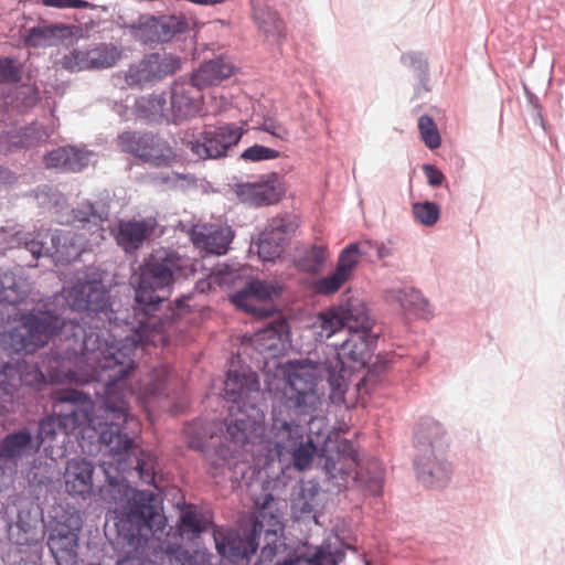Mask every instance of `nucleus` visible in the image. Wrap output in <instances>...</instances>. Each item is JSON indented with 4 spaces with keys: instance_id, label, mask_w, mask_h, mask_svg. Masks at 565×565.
Segmentation results:
<instances>
[{
    "instance_id": "54",
    "label": "nucleus",
    "mask_w": 565,
    "mask_h": 565,
    "mask_svg": "<svg viewBox=\"0 0 565 565\" xmlns=\"http://www.w3.org/2000/svg\"><path fill=\"white\" fill-rule=\"evenodd\" d=\"M179 77H182L186 88H195L199 92L214 85L203 62H201L196 68H193L189 75H180Z\"/></svg>"
},
{
    "instance_id": "64",
    "label": "nucleus",
    "mask_w": 565,
    "mask_h": 565,
    "mask_svg": "<svg viewBox=\"0 0 565 565\" xmlns=\"http://www.w3.org/2000/svg\"><path fill=\"white\" fill-rule=\"evenodd\" d=\"M216 282L212 277V274H207L205 277L200 278L194 284V292L200 295H207L215 290Z\"/></svg>"
},
{
    "instance_id": "40",
    "label": "nucleus",
    "mask_w": 565,
    "mask_h": 565,
    "mask_svg": "<svg viewBox=\"0 0 565 565\" xmlns=\"http://www.w3.org/2000/svg\"><path fill=\"white\" fill-rule=\"evenodd\" d=\"M211 238L209 239L206 259L210 256H223L227 254L232 242L235 238V231L226 225H215L211 228Z\"/></svg>"
},
{
    "instance_id": "35",
    "label": "nucleus",
    "mask_w": 565,
    "mask_h": 565,
    "mask_svg": "<svg viewBox=\"0 0 565 565\" xmlns=\"http://www.w3.org/2000/svg\"><path fill=\"white\" fill-rule=\"evenodd\" d=\"M167 89L161 93L147 94L137 97L132 105L136 119L148 122L166 124Z\"/></svg>"
},
{
    "instance_id": "38",
    "label": "nucleus",
    "mask_w": 565,
    "mask_h": 565,
    "mask_svg": "<svg viewBox=\"0 0 565 565\" xmlns=\"http://www.w3.org/2000/svg\"><path fill=\"white\" fill-rule=\"evenodd\" d=\"M139 231L135 218L127 221L119 220L117 224L110 228L117 245L127 254L137 252L143 245L145 239Z\"/></svg>"
},
{
    "instance_id": "14",
    "label": "nucleus",
    "mask_w": 565,
    "mask_h": 565,
    "mask_svg": "<svg viewBox=\"0 0 565 565\" xmlns=\"http://www.w3.org/2000/svg\"><path fill=\"white\" fill-rule=\"evenodd\" d=\"M188 30L189 22L182 13H140L129 25L130 36L149 49L169 43Z\"/></svg>"
},
{
    "instance_id": "42",
    "label": "nucleus",
    "mask_w": 565,
    "mask_h": 565,
    "mask_svg": "<svg viewBox=\"0 0 565 565\" xmlns=\"http://www.w3.org/2000/svg\"><path fill=\"white\" fill-rule=\"evenodd\" d=\"M347 267L337 266L334 270L315 281V290L318 295L329 297L340 290L350 276L347 275Z\"/></svg>"
},
{
    "instance_id": "29",
    "label": "nucleus",
    "mask_w": 565,
    "mask_h": 565,
    "mask_svg": "<svg viewBox=\"0 0 565 565\" xmlns=\"http://www.w3.org/2000/svg\"><path fill=\"white\" fill-rule=\"evenodd\" d=\"M213 514L199 510L195 505L181 511L177 522V529L182 540L193 546H199L202 540V533L207 529H215Z\"/></svg>"
},
{
    "instance_id": "47",
    "label": "nucleus",
    "mask_w": 565,
    "mask_h": 565,
    "mask_svg": "<svg viewBox=\"0 0 565 565\" xmlns=\"http://www.w3.org/2000/svg\"><path fill=\"white\" fill-rule=\"evenodd\" d=\"M23 65L12 55H0V85H17L22 82Z\"/></svg>"
},
{
    "instance_id": "56",
    "label": "nucleus",
    "mask_w": 565,
    "mask_h": 565,
    "mask_svg": "<svg viewBox=\"0 0 565 565\" xmlns=\"http://www.w3.org/2000/svg\"><path fill=\"white\" fill-rule=\"evenodd\" d=\"M161 181L169 184L171 188H180L185 191L190 188L196 186V178L191 173H181L172 171L171 174H162Z\"/></svg>"
},
{
    "instance_id": "3",
    "label": "nucleus",
    "mask_w": 565,
    "mask_h": 565,
    "mask_svg": "<svg viewBox=\"0 0 565 565\" xmlns=\"http://www.w3.org/2000/svg\"><path fill=\"white\" fill-rule=\"evenodd\" d=\"M374 319L363 300L345 297L339 303L320 310L312 323L316 342L323 343L347 329L349 335L340 343L328 344L333 349L332 359L312 361L292 359L285 365L276 364L281 376L266 380L268 391L280 393L282 404L296 415H308L321 405L318 384L326 379L332 404L345 403L352 377L374 355L380 334L373 332Z\"/></svg>"
},
{
    "instance_id": "18",
    "label": "nucleus",
    "mask_w": 565,
    "mask_h": 565,
    "mask_svg": "<svg viewBox=\"0 0 565 565\" xmlns=\"http://www.w3.org/2000/svg\"><path fill=\"white\" fill-rule=\"evenodd\" d=\"M122 57V49L114 43L99 42L87 51L73 49L62 58V66L70 73L102 71L114 67Z\"/></svg>"
},
{
    "instance_id": "22",
    "label": "nucleus",
    "mask_w": 565,
    "mask_h": 565,
    "mask_svg": "<svg viewBox=\"0 0 565 565\" xmlns=\"http://www.w3.org/2000/svg\"><path fill=\"white\" fill-rule=\"evenodd\" d=\"M96 243L97 239L86 232L62 228L52 236L50 257L57 266H68L78 260L84 252L92 250Z\"/></svg>"
},
{
    "instance_id": "36",
    "label": "nucleus",
    "mask_w": 565,
    "mask_h": 565,
    "mask_svg": "<svg viewBox=\"0 0 565 565\" xmlns=\"http://www.w3.org/2000/svg\"><path fill=\"white\" fill-rule=\"evenodd\" d=\"M195 547L190 551L181 543L166 542L162 553L169 565H207L212 554L205 547Z\"/></svg>"
},
{
    "instance_id": "7",
    "label": "nucleus",
    "mask_w": 565,
    "mask_h": 565,
    "mask_svg": "<svg viewBox=\"0 0 565 565\" xmlns=\"http://www.w3.org/2000/svg\"><path fill=\"white\" fill-rule=\"evenodd\" d=\"M414 446L417 481L430 490L447 488L454 470L448 459L450 438L443 424L430 416L420 417L414 431Z\"/></svg>"
},
{
    "instance_id": "61",
    "label": "nucleus",
    "mask_w": 565,
    "mask_h": 565,
    "mask_svg": "<svg viewBox=\"0 0 565 565\" xmlns=\"http://www.w3.org/2000/svg\"><path fill=\"white\" fill-rule=\"evenodd\" d=\"M19 180L18 174L10 168L0 164V191L12 188Z\"/></svg>"
},
{
    "instance_id": "20",
    "label": "nucleus",
    "mask_w": 565,
    "mask_h": 565,
    "mask_svg": "<svg viewBox=\"0 0 565 565\" xmlns=\"http://www.w3.org/2000/svg\"><path fill=\"white\" fill-rule=\"evenodd\" d=\"M312 455L317 457L322 469L334 470V466L341 461L359 463L360 454L352 440L342 438L337 429L329 430L326 435L318 437L312 444Z\"/></svg>"
},
{
    "instance_id": "1",
    "label": "nucleus",
    "mask_w": 565,
    "mask_h": 565,
    "mask_svg": "<svg viewBox=\"0 0 565 565\" xmlns=\"http://www.w3.org/2000/svg\"><path fill=\"white\" fill-rule=\"evenodd\" d=\"M118 275L102 265H87L68 285L53 294L58 300L57 343L76 372L79 386H92L100 409L129 417L124 394L143 343V321L111 291Z\"/></svg>"
},
{
    "instance_id": "57",
    "label": "nucleus",
    "mask_w": 565,
    "mask_h": 565,
    "mask_svg": "<svg viewBox=\"0 0 565 565\" xmlns=\"http://www.w3.org/2000/svg\"><path fill=\"white\" fill-rule=\"evenodd\" d=\"M422 170L426 177L427 184L430 188L448 186L447 178L445 173L433 163H423Z\"/></svg>"
},
{
    "instance_id": "13",
    "label": "nucleus",
    "mask_w": 565,
    "mask_h": 565,
    "mask_svg": "<svg viewBox=\"0 0 565 565\" xmlns=\"http://www.w3.org/2000/svg\"><path fill=\"white\" fill-rule=\"evenodd\" d=\"M118 146L122 152L153 168H170L180 161L178 150L158 132L122 131L118 135Z\"/></svg>"
},
{
    "instance_id": "31",
    "label": "nucleus",
    "mask_w": 565,
    "mask_h": 565,
    "mask_svg": "<svg viewBox=\"0 0 565 565\" xmlns=\"http://www.w3.org/2000/svg\"><path fill=\"white\" fill-rule=\"evenodd\" d=\"M39 440L32 427L23 426L6 435L1 441L6 446L7 455L19 462L23 458L34 456L40 451L42 445Z\"/></svg>"
},
{
    "instance_id": "55",
    "label": "nucleus",
    "mask_w": 565,
    "mask_h": 565,
    "mask_svg": "<svg viewBox=\"0 0 565 565\" xmlns=\"http://www.w3.org/2000/svg\"><path fill=\"white\" fill-rule=\"evenodd\" d=\"M297 225L286 218H273L264 228L270 232L275 237H280L281 243L286 246L289 245L291 241V235L296 231Z\"/></svg>"
},
{
    "instance_id": "49",
    "label": "nucleus",
    "mask_w": 565,
    "mask_h": 565,
    "mask_svg": "<svg viewBox=\"0 0 565 565\" xmlns=\"http://www.w3.org/2000/svg\"><path fill=\"white\" fill-rule=\"evenodd\" d=\"M60 228H41L36 232L30 242V250L36 257H50L53 248L51 247L52 236L58 232Z\"/></svg>"
},
{
    "instance_id": "16",
    "label": "nucleus",
    "mask_w": 565,
    "mask_h": 565,
    "mask_svg": "<svg viewBox=\"0 0 565 565\" xmlns=\"http://www.w3.org/2000/svg\"><path fill=\"white\" fill-rule=\"evenodd\" d=\"M85 36L83 25L41 20L36 25L25 30L22 42L28 49H47L76 44Z\"/></svg>"
},
{
    "instance_id": "9",
    "label": "nucleus",
    "mask_w": 565,
    "mask_h": 565,
    "mask_svg": "<svg viewBox=\"0 0 565 565\" xmlns=\"http://www.w3.org/2000/svg\"><path fill=\"white\" fill-rule=\"evenodd\" d=\"M227 365L221 396L230 403L227 425L228 433L234 437L236 429L233 426L236 419L243 417L241 414L255 415L252 407H266L267 402L263 396L267 392L262 391L258 373L239 356L236 360L233 356L228 358Z\"/></svg>"
},
{
    "instance_id": "5",
    "label": "nucleus",
    "mask_w": 565,
    "mask_h": 565,
    "mask_svg": "<svg viewBox=\"0 0 565 565\" xmlns=\"http://www.w3.org/2000/svg\"><path fill=\"white\" fill-rule=\"evenodd\" d=\"M250 409L255 415L241 414L243 417L236 419L233 426L236 429L233 439L239 441L242 447L257 448L255 470H265L277 459L301 447L303 431L296 419L280 417L273 408L271 424L268 426L266 423L268 405Z\"/></svg>"
},
{
    "instance_id": "60",
    "label": "nucleus",
    "mask_w": 565,
    "mask_h": 565,
    "mask_svg": "<svg viewBox=\"0 0 565 565\" xmlns=\"http://www.w3.org/2000/svg\"><path fill=\"white\" fill-rule=\"evenodd\" d=\"M278 545L276 541L267 542L262 548L260 553L257 556L256 561L253 565H264L265 563H270L278 554Z\"/></svg>"
},
{
    "instance_id": "24",
    "label": "nucleus",
    "mask_w": 565,
    "mask_h": 565,
    "mask_svg": "<svg viewBox=\"0 0 565 565\" xmlns=\"http://www.w3.org/2000/svg\"><path fill=\"white\" fill-rule=\"evenodd\" d=\"M96 465L86 457H74L66 462L63 473L65 492L77 499H89L95 493L94 473Z\"/></svg>"
},
{
    "instance_id": "4",
    "label": "nucleus",
    "mask_w": 565,
    "mask_h": 565,
    "mask_svg": "<svg viewBox=\"0 0 565 565\" xmlns=\"http://www.w3.org/2000/svg\"><path fill=\"white\" fill-rule=\"evenodd\" d=\"M207 269L198 258L180 254L171 247H160L145 256L131 274L128 285L119 281L116 287L134 291L132 302L127 296L125 303L135 315L152 317L162 308L175 286Z\"/></svg>"
},
{
    "instance_id": "25",
    "label": "nucleus",
    "mask_w": 565,
    "mask_h": 565,
    "mask_svg": "<svg viewBox=\"0 0 565 565\" xmlns=\"http://www.w3.org/2000/svg\"><path fill=\"white\" fill-rule=\"evenodd\" d=\"M34 282L22 267L13 269L0 268V306L14 307L36 301L31 298Z\"/></svg>"
},
{
    "instance_id": "39",
    "label": "nucleus",
    "mask_w": 565,
    "mask_h": 565,
    "mask_svg": "<svg viewBox=\"0 0 565 565\" xmlns=\"http://www.w3.org/2000/svg\"><path fill=\"white\" fill-rule=\"evenodd\" d=\"M327 258L328 247L312 244L305 249L302 255L294 259V266L298 271L309 274L324 268Z\"/></svg>"
},
{
    "instance_id": "2",
    "label": "nucleus",
    "mask_w": 565,
    "mask_h": 565,
    "mask_svg": "<svg viewBox=\"0 0 565 565\" xmlns=\"http://www.w3.org/2000/svg\"><path fill=\"white\" fill-rule=\"evenodd\" d=\"M36 428L35 436L43 446L61 433L74 436L84 452L103 448L110 460H103L105 476L100 498L113 504L107 520L115 522L118 539L126 544L140 542L141 532L162 526L163 492L132 486L126 473L135 471L141 483L154 482L158 455L137 443L127 431L128 416L100 409V401L90 392L77 387H54Z\"/></svg>"
},
{
    "instance_id": "30",
    "label": "nucleus",
    "mask_w": 565,
    "mask_h": 565,
    "mask_svg": "<svg viewBox=\"0 0 565 565\" xmlns=\"http://www.w3.org/2000/svg\"><path fill=\"white\" fill-rule=\"evenodd\" d=\"M393 363L394 356L391 352H374V355L367 361L365 366L359 371H364V373L355 384L356 391L371 395L384 382Z\"/></svg>"
},
{
    "instance_id": "51",
    "label": "nucleus",
    "mask_w": 565,
    "mask_h": 565,
    "mask_svg": "<svg viewBox=\"0 0 565 565\" xmlns=\"http://www.w3.org/2000/svg\"><path fill=\"white\" fill-rule=\"evenodd\" d=\"M215 227V224L211 223H204L202 225L200 224H192L189 227V238L192 242L193 246L199 248L202 255V260H200L202 264L206 259V252H207V245L209 239L211 238V228Z\"/></svg>"
},
{
    "instance_id": "50",
    "label": "nucleus",
    "mask_w": 565,
    "mask_h": 565,
    "mask_svg": "<svg viewBox=\"0 0 565 565\" xmlns=\"http://www.w3.org/2000/svg\"><path fill=\"white\" fill-rule=\"evenodd\" d=\"M279 157L280 151L260 143H254L247 147L239 154V159L245 162L269 161L275 160Z\"/></svg>"
},
{
    "instance_id": "43",
    "label": "nucleus",
    "mask_w": 565,
    "mask_h": 565,
    "mask_svg": "<svg viewBox=\"0 0 565 565\" xmlns=\"http://www.w3.org/2000/svg\"><path fill=\"white\" fill-rule=\"evenodd\" d=\"M203 65L205 66L214 85L231 78L238 72V67L235 64L227 62L225 56L222 54L203 61Z\"/></svg>"
},
{
    "instance_id": "48",
    "label": "nucleus",
    "mask_w": 565,
    "mask_h": 565,
    "mask_svg": "<svg viewBox=\"0 0 565 565\" xmlns=\"http://www.w3.org/2000/svg\"><path fill=\"white\" fill-rule=\"evenodd\" d=\"M402 65L414 71L415 77L430 76L429 62L423 51H407L399 57Z\"/></svg>"
},
{
    "instance_id": "12",
    "label": "nucleus",
    "mask_w": 565,
    "mask_h": 565,
    "mask_svg": "<svg viewBox=\"0 0 565 565\" xmlns=\"http://www.w3.org/2000/svg\"><path fill=\"white\" fill-rule=\"evenodd\" d=\"M185 58L166 49L145 53L128 70L120 72L126 85L131 89H150L169 76H173L182 66Z\"/></svg>"
},
{
    "instance_id": "41",
    "label": "nucleus",
    "mask_w": 565,
    "mask_h": 565,
    "mask_svg": "<svg viewBox=\"0 0 565 565\" xmlns=\"http://www.w3.org/2000/svg\"><path fill=\"white\" fill-rule=\"evenodd\" d=\"M207 130L199 132L196 136L193 130H185L179 134L180 142L188 148L191 153L201 160H213L211 145L206 141Z\"/></svg>"
},
{
    "instance_id": "37",
    "label": "nucleus",
    "mask_w": 565,
    "mask_h": 565,
    "mask_svg": "<svg viewBox=\"0 0 565 565\" xmlns=\"http://www.w3.org/2000/svg\"><path fill=\"white\" fill-rule=\"evenodd\" d=\"M320 484L313 480L300 479L292 486L290 492L291 511L300 514H310L315 511L313 500L319 494Z\"/></svg>"
},
{
    "instance_id": "33",
    "label": "nucleus",
    "mask_w": 565,
    "mask_h": 565,
    "mask_svg": "<svg viewBox=\"0 0 565 565\" xmlns=\"http://www.w3.org/2000/svg\"><path fill=\"white\" fill-rule=\"evenodd\" d=\"M254 10L253 20L257 29L263 32L268 42L281 50L282 44L287 41L286 23L280 14L267 8L266 10L256 11L255 0H249Z\"/></svg>"
},
{
    "instance_id": "11",
    "label": "nucleus",
    "mask_w": 565,
    "mask_h": 565,
    "mask_svg": "<svg viewBox=\"0 0 565 565\" xmlns=\"http://www.w3.org/2000/svg\"><path fill=\"white\" fill-rule=\"evenodd\" d=\"M285 290V284L279 280L249 276L243 286L228 294V301L236 311L262 319L277 311L274 305Z\"/></svg>"
},
{
    "instance_id": "8",
    "label": "nucleus",
    "mask_w": 565,
    "mask_h": 565,
    "mask_svg": "<svg viewBox=\"0 0 565 565\" xmlns=\"http://www.w3.org/2000/svg\"><path fill=\"white\" fill-rule=\"evenodd\" d=\"M228 416L224 419H194L186 428V446L202 455L207 465V471L213 473L230 465L232 459L248 454L252 467L255 469L256 447H242L228 433Z\"/></svg>"
},
{
    "instance_id": "32",
    "label": "nucleus",
    "mask_w": 565,
    "mask_h": 565,
    "mask_svg": "<svg viewBox=\"0 0 565 565\" xmlns=\"http://www.w3.org/2000/svg\"><path fill=\"white\" fill-rule=\"evenodd\" d=\"M206 130V141L211 145L213 160L226 158L228 150L237 146L245 134L235 122H224Z\"/></svg>"
},
{
    "instance_id": "63",
    "label": "nucleus",
    "mask_w": 565,
    "mask_h": 565,
    "mask_svg": "<svg viewBox=\"0 0 565 565\" xmlns=\"http://www.w3.org/2000/svg\"><path fill=\"white\" fill-rule=\"evenodd\" d=\"M135 223L140 230L141 236H143V239L146 241L148 237L154 234V231L158 226L157 220L154 217H145L141 220H135Z\"/></svg>"
},
{
    "instance_id": "6",
    "label": "nucleus",
    "mask_w": 565,
    "mask_h": 565,
    "mask_svg": "<svg viewBox=\"0 0 565 565\" xmlns=\"http://www.w3.org/2000/svg\"><path fill=\"white\" fill-rule=\"evenodd\" d=\"M58 300L40 298L30 309H18L1 323L0 348L10 360L26 356L51 342L57 343Z\"/></svg>"
},
{
    "instance_id": "17",
    "label": "nucleus",
    "mask_w": 565,
    "mask_h": 565,
    "mask_svg": "<svg viewBox=\"0 0 565 565\" xmlns=\"http://www.w3.org/2000/svg\"><path fill=\"white\" fill-rule=\"evenodd\" d=\"M232 189L239 202L254 207L276 205L286 195V183L276 171L262 174L254 182H237Z\"/></svg>"
},
{
    "instance_id": "58",
    "label": "nucleus",
    "mask_w": 565,
    "mask_h": 565,
    "mask_svg": "<svg viewBox=\"0 0 565 565\" xmlns=\"http://www.w3.org/2000/svg\"><path fill=\"white\" fill-rule=\"evenodd\" d=\"M258 130L266 132L275 138L285 140L288 136L287 129L270 117H265L264 121L258 126Z\"/></svg>"
},
{
    "instance_id": "44",
    "label": "nucleus",
    "mask_w": 565,
    "mask_h": 565,
    "mask_svg": "<svg viewBox=\"0 0 565 565\" xmlns=\"http://www.w3.org/2000/svg\"><path fill=\"white\" fill-rule=\"evenodd\" d=\"M420 140L429 150L438 149L443 143V138L434 117L429 114H423L417 122Z\"/></svg>"
},
{
    "instance_id": "28",
    "label": "nucleus",
    "mask_w": 565,
    "mask_h": 565,
    "mask_svg": "<svg viewBox=\"0 0 565 565\" xmlns=\"http://www.w3.org/2000/svg\"><path fill=\"white\" fill-rule=\"evenodd\" d=\"M92 154V151L78 146L66 145L47 151L42 161L46 169L76 173L88 167Z\"/></svg>"
},
{
    "instance_id": "59",
    "label": "nucleus",
    "mask_w": 565,
    "mask_h": 565,
    "mask_svg": "<svg viewBox=\"0 0 565 565\" xmlns=\"http://www.w3.org/2000/svg\"><path fill=\"white\" fill-rule=\"evenodd\" d=\"M25 107H34L41 102L40 89L35 84L23 85L18 93Z\"/></svg>"
},
{
    "instance_id": "34",
    "label": "nucleus",
    "mask_w": 565,
    "mask_h": 565,
    "mask_svg": "<svg viewBox=\"0 0 565 565\" xmlns=\"http://www.w3.org/2000/svg\"><path fill=\"white\" fill-rule=\"evenodd\" d=\"M287 246L281 243L280 237H275L270 232L263 228L250 236L248 256H256L263 263L277 264L282 259Z\"/></svg>"
},
{
    "instance_id": "10",
    "label": "nucleus",
    "mask_w": 565,
    "mask_h": 565,
    "mask_svg": "<svg viewBox=\"0 0 565 565\" xmlns=\"http://www.w3.org/2000/svg\"><path fill=\"white\" fill-rule=\"evenodd\" d=\"M83 523L81 511L68 503L52 505L46 516L42 513L43 536L55 558L77 555Z\"/></svg>"
},
{
    "instance_id": "46",
    "label": "nucleus",
    "mask_w": 565,
    "mask_h": 565,
    "mask_svg": "<svg viewBox=\"0 0 565 565\" xmlns=\"http://www.w3.org/2000/svg\"><path fill=\"white\" fill-rule=\"evenodd\" d=\"M35 361L28 360L25 356H14V360L8 361L3 364L1 374L6 377H13L18 375L19 382L22 386H28L32 376V364Z\"/></svg>"
},
{
    "instance_id": "26",
    "label": "nucleus",
    "mask_w": 565,
    "mask_h": 565,
    "mask_svg": "<svg viewBox=\"0 0 565 565\" xmlns=\"http://www.w3.org/2000/svg\"><path fill=\"white\" fill-rule=\"evenodd\" d=\"M110 204L109 202H100L98 205L94 202L86 200L81 202L76 207L71 211L68 223L74 227L89 233L93 238L103 237V224L109 220Z\"/></svg>"
},
{
    "instance_id": "53",
    "label": "nucleus",
    "mask_w": 565,
    "mask_h": 565,
    "mask_svg": "<svg viewBox=\"0 0 565 565\" xmlns=\"http://www.w3.org/2000/svg\"><path fill=\"white\" fill-rule=\"evenodd\" d=\"M211 274L218 287L231 286L239 278L238 268L234 263L214 264Z\"/></svg>"
},
{
    "instance_id": "21",
    "label": "nucleus",
    "mask_w": 565,
    "mask_h": 565,
    "mask_svg": "<svg viewBox=\"0 0 565 565\" xmlns=\"http://www.w3.org/2000/svg\"><path fill=\"white\" fill-rule=\"evenodd\" d=\"M47 138V129L39 120L24 125L12 122L0 130V154L9 156L34 149Z\"/></svg>"
},
{
    "instance_id": "15",
    "label": "nucleus",
    "mask_w": 565,
    "mask_h": 565,
    "mask_svg": "<svg viewBox=\"0 0 565 565\" xmlns=\"http://www.w3.org/2000/svg\"><path fill=\"white\" fill-rule=\"evenodd\" d=\"M32 376L26 387L41 392L54 387H66L74 384L79 386L76 372L70 365V359L65 358L62 349L51 348L42 353L32 364Z\"/></svg>"
},
{
    "instance_id": "19",
    "label": "nucleus",
    "mask_w": 565,
    "mask_h": 565,
    "mask_svg": "<svg viewBox=\"0 0 565 565\" xmlns=\"http://www.w3.org/2000/svg\"><path fill=\"white\" fill-rule=\"evenodd\" d=\"M166 125H182L203 111L202 96L192 95L182 77L174 78L167 88Z\"/></svg>"
},
{
    "instance_id": "27",
    "label": "nucleus",
    "mask_w": 565,
    "mask_h": 565,
    "mask_svg": "<svg viewBox=\"0 0 565 565\" xmlns=\"http://www.w3.org/2000/svg\"><path fill=\"white\" fill-rule=\"evenodd\" d=\"M161 475V467H160V459L158 458V463H157V468H156V475H154V482L150 483L149 486L152 487V489H149L150 491H153V492H163L164 494V498L162 500V526L160 525V523L154 526L153 529L151 530H145L141 532L142 534V539L140 542H137V543H130L129 544H126L125 541H121L118 539V533H117V529H116V525H115V522L113 520H107V511H105V521H106V525H105V534H106V537H108L113 548L117 552H121V551H125V548H132V550H139V548H143L145 545L147 544V541L149 539L150 535L152 534H156L158 532H162L166 526L168 525L169 523V520H168V516L164 512V501L167 499V488L160 483L157 482V479L158 477ZM104 503L107 504L106 507V510H108L110 507H113V504L106 502L104 499H103Z\"/></svg>"
},
{
    "instance_id": "62",
    "label": "nucleus",
    "mask_w": 565,
    "mask_h": 565,
    "mask_svg": "<svg viewBox=\"0 0 565 565\" xmlns=\"http://www.w3.org/2000/svg\"><path fill=\"white\" fill-rule=\"evenodd\" d=\"M167 309L172 312V315L181 317L184 313H190L193 311L192 306H190L181 295L175 297L172 301L168 303Z\"/></svg>"
},
{
    "instance_id": "45",
    "label": "nucleus",
    "mask_w": 565,
    "mask_h": 565,
    "mask_svg": "<svg viewBox=\"0 0 565 565\" xmlns=\"http://www.w3.org/2000/svg\"><path fill=\"white\" fill-rule=\"evenodd\" d=\"M412 212L416 222L420 225L430 227L440 220V205L430 200L416 201L412 203Z\"/></svg>"
},
{
    "instance_id": "23",
    "label": "nucleus",
    "mask_w": 565,
    "mask_h": 565,
    "mask_svg": "<svg viewBox=\"0 0 565 565\" xmlns=\"http://www.w3.org/2000/svg\"><path fill=\"white\" fill-rule=\"evenodd\" d=\"M291 330L286 324H278L277 327H273L270 330L265 331L258 339L257 349L260 353H264L265 359H271L273 360V366L274 370H268L265 372V380H273L275 374L277 376H281L279 369H276V364L279 363L280 365H285L280 360H277L285 355L287 351V344H290L291 342ZM264 384L266 385V381H264ZM265 391L268 394H271L274 398H278L280 404L288 409L280 398V393L277 391H268L265 386Z\"/></svg>"
},
{
    "instance_id": "52",
    "label": "nucleus",
    "mask_w": 565,
    "mask_h": 565,
    "mask_svg": "<svg viewBox=\"0 0 565 565\" xmlns=\"http://www.w3.org/2000/svg\"><path fill=\"white\" fill-rule=\"evenodd\" d=\"M359 242L347 244L339 254L337 266L347 267V275L351 276L354 268L359 265V256L364 255Z\"/></svg>"
}]
</instances>
